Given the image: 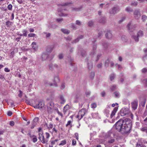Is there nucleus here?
Returning <instances> with one entry per match:
<instances>
[{
	"label": "nucleus",
	"mask_w": 147,
	"mask_h": 147,
	"mask_svg": "<svg viewBox=\"0 0 147 147\" xmlns=\"http://www.w3.org/2000/svg\"><path fill=\"white\" fill-rule=\"evenodd\" d=\"M115 126L116 129L119 131L127 134L131 129V121L128 118L124 120L120 119L116 122Z\"/></svg>",
	"instance_id": "nucleus-1"
},
{
	"label": "nucleus",
	"mask_w": 147,
	"mask_h": 147,
	"mask_svg": "<svg viewBox=\"0 0 147 147\" xmlns=\"http://www.w3.org/2000/svg\"><path fill=\"white\" fill-rule=\"evenodd\" d=\"M96 44H94L93 46L92 50L90 54V55L91 57L92 60L96 61H98L101 56L100 54L96 55Z\"/></svg>",
	"instance_id": "nucleus-2"
},
{
	"label": "nucleus",
	"mask_w": 147,
	"mask_h": 147,
	"mask_svg": "<svg viewBox=\"0 0 147 147\" xmlns=\"http://www.w3.org/2000/svg\"><path fill=\"white\" fill-rule=\"evenodd\" d=\"M120 113L121 115L122 116L128 115H132L129 110L128 109L125 108H123L121 110Z\"/></svg>",
	"instance_id": "nucleus-3"
},
{
	"label": "nucleus",
	"mask_w": 147,
	"mask_h": 147,
	"mask_svg": "<svg viewBox=\"0 0 147 147\" xmlns=\"http://www.w3.org/2000/svg\"><path fill=\"white\" fill-rule=\"evenodd\" d=\"M137 25L132 22L129 23L127 25V27L128 30L130 32L133 31L137 27Z\"/></svg>",
	"instance_id": "nucleus-4"
},
{
	"label": "nucleus",
	"mask_w": 147,
	"mask_h": 147,
	"mask_svg": "<svg viewBox=\"0 0 147 147\" xmlns=\"http://www.w3.org/2000/svg\"><path fill=\"white\" fill-rule=\"evenodd\" d=\"M39 136V138L42 143L43 144H47L48 140L45 138L44 136L43 135L42 133H38Z\"/></svg>",
	"instance_id": "nucleus-5"
},
{
	"label": "nucleus",
	"mask_w": 147,
	"mask_h": 147,
	"mask_svg": "<svg viewBox=\"0 0 147 147\" xmlns=\"http://www.w3.org/2000/svg\"><path fill=\"white\" fill-rule=\"evenodd\" d=\"M86 112V110L84 109H82L79 112L77 115V118L79 119H81Z\"/></svg>",
	"instance_id": "nucleus-6"
},
{
	"label": "nucleus",
	"mask_w": 147,
	"mask_h": 147,
	"mask_svg": "<svg viewBox=\"0 0 147 147\" xmlns=\"http://www.w3.org/2000/svg\"><path fill=\"white\" fill-rule=\"evenodd\" d=\"M115 141V139L112 137H109L107 138V144L108 145L113 144Z\"/></svg>",
	"instance_id": "nucleus-7"
},
{
	"label": "nucleus",
	"mask_w": 147,
	"mask_h": 147,
	"mask_svg": "<svg viewBox=\"0 0 147 147\" xmlns=\"http://www.w3.org/2000/svg\"><path fill=\"white\" fill-rule=\"evenodd\" d=\"M119 7H113L110 11V13L111 14H115L119 11Z\"/></svg>",
	"instance_id": "nucleus-8"
},
{
	"label": "nucleus",
	"mask_w": 147,
	"mask_h": 147,
	"mask_svg": "<svg viewBox=\"0 0 147 147\" xmlns=\"http://www.w3.org/2000/svg\"><path fill=\"white\" fill-rule=\"evenodd\" d=\"M134 16L135 19H138L140 17L141 15L139 10H135L134 13Z\"/></svg>",
	"instance_id": "nucleus-9"
},
{
	"label": "nucleus",
	"mask_w": 147,
	"mask_h": 147,
	"mask_svg": "<svg viewBox=\"0 0 147 147\" xmlns=\"http://www.w3.org/2000/svg\"><path fill=\"white\" fill-rule=\"evenodd\" d=\"M38 117H36L34 119L33 121L31 123L32 126L31 127V129L34 128V127L37 125V122L38 121Z\"/></svg>",
	"instance_id": "nucleus-10"
},
{
	"label": "nucleus",
	"mask_w": 147,
	"mask_h": 147,
	"mask_svg": "<svg viewBox=\"0 0 147 147\" xmlns=\"http://www.w3.org/2000/svg\"><path fill=\"white\" fill-rule=\"evenodd\" d=\"M45 104L43 101L39 102L38 104H36L35 106V107L38 109H41L44 107Z\"/></svg>",
	"instance_id": "nucleus-11"
},
{
	"label": "nucleus",
	"mask_w": 147,
	"mask_h": 147,
	"mask_svg": "<svg viewBox=\"0 0 147 147\" xmlns=\"http://www.w3.org/2000/svg\"><path fill=\"white\" fill-rule=\"evenodd\" d=\"M61 9H59L58 10V15L61 17H67L68 16V14H67L63 13L61 12Z\"/></svg>",
	"instance_id": "nucleus-12"
},
{
	"label": "nucleus",
	"mask_w": 147,
	"mask_h": 147,
	"mask_svg": "<svg viewBox=\"0 0 147 147\" xmlns=\"http://www.w3.org/2000/svg\"><path fill=\"white\" fill-rule=\"evenodd\" d=\"M107 19L106 18L104 17H101L99 19V22L100 23L104 24L106 22Z\"/></svg>",
	"instance_id": "nucleus-13"
},
{
	"label": "nucleus",
	"mask_w": 147,
	"mask_h": 147,
	"mask_svg": "<svg viewBox=\"0 0 147 147\" xmlns=\"http://www.w3.org/2000/svg\"><path fill=\"white\" fill-rule=\"evenodd\" d=\"M105 36L106 38L108 39H111L112 37V35L110 31H108L107 32Z\"/></svg>",
	"instance_id": "nucleus-14"
},
{
	"label": "nucleus",
	"mask_w": 147,
	"mask_h": 147,
	"mask_svg": "<svg viewBox=\"0 0 147 147\" xmlns=\"http://www.w3.org/2000/svg\"><path fill=\"white\" fill-rule=\"evenodd\" d=\"M132 107L133 109L135 110L136 109L138 106V103L136 101H134L131 103Z\"/></svg>",
	"instance_id": "nucleus-15"
},
{
	"label": "nucleus",
	"mask_w": 147,
	"mask_h": 147,
	"mask_svg": "<svg viewBox=\"0 0 147 147\" xmlns=\"http://www.w3.org/2000/svg\"><path fill=\"white\" fill-rule=\"evenodd\" d=\"M5 25L7 27H10L13 24V22L9 21H7L5 22Z\"/></svg>",
	"instance_id": "nucleus-16"
},
{
	"label": "nucleus",
	"mask_w": 147,
	"mask_h": 147,
	"mask_svg": "<svg viewBox=\"0 0 147 147\" xmlns=\"http://www.w3.org/2000/svg\"><path fill=\"white\" fill-rule=\"evenodd\" d=\"M118 108L117 107H115L113 110L112 111V113L111 115V118H112L115 115L116 112L117 111Z\"/></svg>",
	"instance_id": "nucleus-17"
},
{
	"label": "nucleus",
	"mask_w": 147,
	"mask_h": 147,
	"mask_svg": "<svg viewBox=\"0 0 147 147\" xmlns=\"http://www.w3.org/2000/svg\"><path fill=\"white\" fill-rule=\"evenodd\" d=\"M49 67L50 69L52 70L54 68H57L58 67V65L56 64L53 65L52 64H50L49 65Z\"/></svg>",
	"instance_id": "nucleus-18"
},
{
	"label": "nucleus",
	"mask_w": 147,
	"mask_h": 147,
	"mask_svg": "<svg viewBox=\"0 0 147 147\" xmlns=\"http://www.w3.org/2000/svg\"><path fill=\"white\" fill-rule=\"evenodd\" d=\"M83 36L82 35H80L79 36H78L77 38L75 39L74 40H73L72 42V43H76L77 42H78L79 41L80 39H82L83 38Z\"/></svg>",
	"instance_id": "nucleus-19"
},
{
	"label": "nucleus",
	"mask_w": 147,
	"mask_h": 147,
	"mask_svg": "<svg viewBox=\"0 0 147 147\" xmlns=\"http://www.w3.org/2000/svg\"><path fill=\"white\" fill-rule=\"evenodd\" d=\"M59 99L60 103L61 104H63L65 102V100L62 96L61 95L60 96Z\"/></svg>",
	"instance_id": "nucleus-20"
},
{
	"label": "nucleus",
	"mask_w": 147,
	"mask_h": 147,
	"mask_svg": "<svg viewBox=\"0 0 147 147\" xmlns=\"http://www.w3.org/2000/svg\"><path fill=\"white\" fill-rule=\"evenodd\" d=\"M87 24L88 26L92 27L94 25V22L93 20H90L88 21Z\"/></svg>",
	"instance_id": "nucleus-21"
},
{
	"label": "nucleus",
	"mask_w": 147,
	"mask_h": 147,
	"mask_svg": "<svg viewBox=\"0 0 147 147\" xmlns=\"http://www.w3.org/2000/svg\"><path fill=\"white\" fill-rule=\"evenodd\" d=\"M48 57V55L47 54L45 53H43L42 55V59L43 61L47 59Z\"/></svg>",
	"instance_id": "nucleus-22"
},
{
	"label": "nucleus",
	"mask_w": 147,
	"mask_h": 147,
	"mask_svg": "<svg viewBox=\"0 0 147 147\" xmlns=\"http://www.w3.org/2000/svg\"><path fill=\"white\" fill-rule=\"evenodd\" d=\"M88 60V61L87 64L88 65V68L89 69H91L92 67H93L92 63L91 61H89Z\"/></svg>",
	"instance_id": "nucleus-23"
},
{
	"label": "nucleus",
	"mask_w": 147,
	"mask_h": 147,
	"mask_svg": "<svg viewBox=\"0 0 147 147\" xmlns=\"http://www.w3.org/2000/svg\"><path fill=\"white\" fill-rule=\"evenodd\" d=\"M82 8V6H81L80 7L72 8V10L73 11H79L81 10Z\"/></svg>",
	"instance_id": "nucleus-24"
},
{
	"label": "nucleus",
	"mask_w": 147,
	"mask_h": 147,
	"mask_svg": "<svg viewBox=\"0 0 147 147\" xmlns=\"http://www.w3.org/2000/svg\"><path fill=\"white\" fill-rule=\"evenodd\" d=\"M30 137L31 138H33L32 140L33 142L35 143L36 142H37V138L36 136L34 135H33L32 136H30Z\"/></svg>",
	"instance_id": "nucleus-25"
},
{
	"label": "nucleus",
	"mask_w": 147,
	"mask_h": 147,
	"mask_svg": "<svg viewBox=\"0 0 147 147\" xmlns=\"http://www.w3.org/2000/svg\"><path fill=\"white\" fill-rule=\"evenodd\" d=\"M61 31L63 33L67 34H69L70 32V31L69 30H67L65 29H61Z\"/></svg>",
	"instance_id": "nucleus-26"
},
{
	"label": "nucleus",
	"mask_w": 147,
	"mask_h": 147,
	"mask_svg": "<svg viewBox=\"0 0 147 147\" xmlns=\"http://www.w3.org/2000/svg\"><path fill=\"white\" fill-rule=\"evenodd\" d=\"M69 106L68 105H66L63 108V111L65 113L69 108Z\"/></svg>",
	"instance_id": "nucleus-27"
},
{
	"label": "nucleus",
	"mask_w": 147,
	"mask_h": 147,
	"mask_svg": "<svg viewBox=\"0 0 147 147\" xmlns=\"http://www.w3.org/2000/svg\"><path fill=\"white\" fill-rule=\"evenodd\" d=\"M95 76V73L94 72H91L90 73V78L91 80H93L94 77Z\"/></svg>",
	"instance_id": "nucleus-28"
},
{
	"label": "nucleus",
	"mask_w": 147,
	"mask_h": 147,
	"mask_svg": "<svg viewBox=\"0 0 147 147\" xmlns=\"http://www.w3.org/2000/svg\"><path fill=\"white\" fill-rule=\"evenodd\" d=\"M114 94L116 98H119L120 96V93L116 91L114 93Z\"/></svg>",
	"instance_id": "nucleus-29"
},
{
	"label": "nucleus",
	"mask_w": 147,
	"mask_h": 147,
	"mask_svg": "<svg viewBox=\"0 0 147 147\" xmlns=\"http://www.w3.org/2000/svg\"><path fill=\"white\" fill-rule=\"evenodd\" d=\"M31 46L32 47L33 49H37V46L36 42H33L31 45Z\"/></svg>",
	"instance_id": "nucleus-30"
},
{
	"label": "nucleus",
	"mask_w": 147,
	"mask_h": 147,
	"mask_svg": "<svg viewBox=\"0 0 147 147\" xmlns=\"http://www.w3.org/2000/svg\"><path fill=\"white\" fill-rule=\"evenodd\" d=\"M92 117L94 118H97L98 117V113H92Z\"/></svg>",
	"instance_id": "nucleus-31"
},
{
	"label": "nucleus",
	"mask_w": 147,
	"mask_h": 147,
	"mask_svg": "<svg viewBox=\"0 0 147 147\" xmlns=\"http://www.w3.org/2000/svg\"><path fill=\"white\" fill-rule=\"evenodd\" d=\"M70 27L72 29L76 30L77 28V27L76 25L74 23H71L70 25Z\"/></svg>",
	"instance_id": "nucleus-32"
},
{
	"label": "nucleus",
	"mask_w": 147,
	"mask_h": 147,
	"mask_svg": "<svg viewBox=\"0 0 147 147\" xmlns=\"http://www.w3.org/2000/svg\"><path fill=\"white\" fill-rule=\"evenodd\" d=\"M71 4V3H68V2H66L65 3H63L62 4H59V6H66L67 5H69Z\"/></svg>",
	"instance_id": "nucleus-33"
},
{
	"label": "nucleus",
	"mask_w": 147,
	"mask_h": 147,
	"mask_svg": "<svg viewBox=\"0 0 147 147\" xmlns=\"http://www.w3.org/2000/svg\"><path fill=\"white\" fill-rule=\"evenodd\" d=\"M143 32L142 31H139L137 33V36L138 37H140L143 36Z\"/></svg>",
	"instance_id": "nucleus-34"
},
{
	"label": "nucleus",
	"mask_w": 147,
	"mask_h": 147,
	"mask_svg": "<svg viewBox=\"0 0 147 147\" xmlns=\"http://www.w3.org/2000/svg\"><path fill=\"white\" fill-rule=\"evenodd\" d=\"M125 10L127 12H130L133 11V9L129 7H127L125 9Z\"/></svg>",
	"instance_id": "nucleus-35"
},
{
	"label": "nucleus",
	"mask_w": 147,
	"mask_h": 147,
	"mask_svg": "<svg viewBox=\"0 0 147 147\" xmlns=\"http://www.w3.org/2000/svg\"><path fill=\"white\" fill-rule=\"evenodd\" d=\"M115 77V75L114 74H111L110 76V80L111 81L113 80Z\"/></svg>",
	"instance_id": "nucleus-36"
},
{
	"label": "nucleus",
	"mask_w": 147,
	"mask_h": 147,
	"mask_svg": "<svg viewBox=\"0 0 147 147\" xmlns=\"http://www.w3.org/2000/svg\"><path fill=\"white\" fill-rule=\"evenodd\" d=\"M117 86L116 85H113L110 87L111 90L113 91L116 89Z\"/></svg>",
	"instance_id": "nucleus-37"
},
{
	"label": "nucleus",
	"mask_w": 147,
	"mask_h": 147,
	"mask_svg": "<svg viewBox=\"0 0 147 147\" xmlns=\"http://www.w3.org/2000/svg\"><path fill=\"white\" fill-rule=\"evenodd\" d=\"M66 142L65 140L62 141L61 143L59 144V145L63 146L66 144Z\"/></svg>",
	"instance_id": "nucleus-38"
},
{
	"label": "nucleus",
	"mask_w": 147,
	"mask_h": 147,
	"mask_svg": "<svg viewBox=\"0 0 147 147\" xmlns=\"http://www.w3.org/2000/svg\"><path fill=\"white\" fill-rule=\"evenodd\" d=\"M27 31L26 30H24L22 31L23 35H24V36H27Z\"/></svg>",
	"instance_id": "nucleus-39"
},
{
	"label": "nucleus",
	"mask_w": 147,
	"mask_h": 147,
	"mask_svg": "<svg viewBox=\"0 0 147 147\" xmlns=\"http://www.w3.org/2000/svg\"><path fill=\"white\" fill-rule=\"evenodd\" d=\"M133 38L135 40V41L136 42H138L139 41V38H138L139 37H138V36H132Z\"/></svg>",
	"instance_id": "nucleus-40"
},
{
	"label": "nucleus",
	"mask_w": 147,
	"mask_h": 147,
	"mask_svg": "<svg viewBox=\"0 0 147 147\" xmlns=\"http://www.w3.org/2000/svg\"><path fill=\"white\" fill-rule=\"evenodd\" d=\"M141 130L144 132H146L147 133V127H144L141 128Z\"/></svg>",
	"instance_id": "nucleus-41"
},
{
	"label": "nucleus",
	"mask_w": 147,
	"mask_h": 147,
	"mask_svg": "<svg viewBox=\"0 0 147 147\" xmlns=\"http://www.w3.org/2000/svg\"><path fill=\"white\" fill-rule=\"evenodd\" d=\"M91 107L92 108L94 109V108H95L96 107L97 105H96V103H93L91 104Z\"/></svg>",
	"instance_id": "nucleus-42"
},
{
	"label": "nucleus",
	"mask_w": 147,
	"mask_h": 147,
	"mask_svg": "<svg viewBox=\"0 0 147 147\" xmlns=\"http://www.w3.org/2000/svg\"><path fill=\"white\" fill-rule=\"evenodd\" d=\"M76 24L77 25L80 26L82 25L81 22L79 20H77L76 21Z\"/></svg>",
	"instance_id": "nucleus-43"
},
{
	"label": "nucleus",
	"mask_w": 147,
	"mask_h": 147,
	"mask_svg": "<svg viewBox=\"0 0 147 147\" xmlns=\"http://www.w3.org/2000/svg\"><path fill=\"white\" fill-rule=\"evenodd\" d=\"M45 137H46L45 138L46 139H47V140H48V139L50 136V135L48 132H46L45 133Z\"/></svg>",
	"instance_id": "nucleus-44"
},
{
	"label": "nucleus",
	"mask_w": 147,
	"mask_h": 147,
	"mask_svg": "<svg viewBox=\"0 0 147 147\" xmlns=\"http://www.w3.org/2000/svg\"><path fill=\"white\" fill-rule=\"evenodd\" d=\"M81 55L83 57H84L86 55V51L84 50H82L81 52Z\"/></svg>",
	"instance_id": "nucleus-45"
},
{
	"label": "nucleus",
	"mask_w": 147,
	"mask_h": 147,
	"mask_svg": "<svg viewBox=\"0 0 147 147\" xmlns=\"http://www.w3.org/2000/svg\"><path fill=\"white\" fill-rule=\"evenodd\" d=\"M36 36V34L34 33H30L28 34V36L29 37H34Z\"/></svg>",
	"instance_id": "nucleus-46"
},
{
	"label": "nucleus",
	"mask_w": 147,
	"mask_h": 147,
	"mask_svg": "<svg viewBox=\"0 0 147 147\" xmlns=\"http://www.w3.org/2000/svg\"><path fill=\"white\" fill-rule=\"evenodd\" d=\"M12 5L11 4H9L7 6L8 9L10 10H11L12 9Z\"/></svg>",
	"instance_id": "nucleus-47"
},
{
	"label": "nucleus",
	"mask_w": 147,
	"mask_h": 147,
	"mask_svg": "<svg viewBox=\"0 0 147 147\" xmlns=\"http://www.w3.org/2000/svg\"><path fill=\"white\" fill-rule=\"evenodd\" d=\"M138 4V3L137 2H132L131 3V5L133 6H136Z\"/></svg>",
	"instance_id": "nucleus-48"
},
{
	"label": "nucleus",
	"mask_w": 147,
	"mask_h": 147,
	"mask_svg": "<svg viewBox=\"0 0 147 147\" xmlns=\"http://www.w3.org/2000/svg\"><path fill=\"white\" fill-rule=\"evenodd\" d=\"M136 147H145L144 145L142 144H137L136 146Z\"/></svg>",
	"instance_id": "nucleus-49"
},
{
	"label": "nucleus",
	"mask_w": 147,
	"mask_h": 147,
	"mask_svg": "<svg viewBox=\"0 0 147 147\" xmlns=\"http://www.w3.org/2000/svg\"><path fill=\"white\" fill-rule=\"evenodd\" d=\"M109 60H107L105 62V66L106 67H107L109 63Z\"/></svg>",
	"instance_id": "nucleus-50"
},
{
	"label": "nucleus",
	"mask_w": 147,
	"mask_h": 147,
	"mask_svg": "<svg viewBox=\"0 0 147 147\" xmlns=\"http://www.w3.org/2000/svg\"><path fill=\"white\" fill-rule=\"evenodd\" d=\"M115 66L118 67V69L119 70H121L122 68V67L121 65H118L117 64H116L115 65Z\"/></svg>",
	"instance_id": "nucleus-51"
},
{
	"label": "nucleus",
	"mask_w": 147,
	"mask_h": 147,
	"mask_svg": "<svg viewBox=\"0 0 147 147\" xmlns=\"http://www.w3.org/2000/svg\"><path fill=\"white\" fill-rule=\"evenodd\" d=\"M102 63H100L99 64H98L97 65V67L98 68H101L102 67Z\"/></svg>",
	"instance_id": "nucleus-52"
},
{
	"label": "nucleus",
	"mask_w": 147,
	"mask_h": 147,
	"mask_svg": "<svg viewBox=\"0 0 147 147\" xmlns=\"http://www.w3.org/2000/svg\"><path fill=\"white\" fill-rule=\"evenodd\" d=\"M147 17L145 15H143L142 17V19L143 21H145L147 19Z\"/></svg>",
	"instance_id": "nucleus-53"
},
{
	"label": "nucleus",
	"mask_w": 147,
	"mask_h": 147,
	"mask_svg": "<svg viewBox=\"0 0 147 147\" xmlns=\"http://www.w3.org/2000/svg\"><path fill=\"white\" fill-rule=\"evenodd\" d=\"M45 34H46V37L47 38L49 37L51 35V34L49 32H45Z\"/></svg>",
	"instance_id": "nucleus-54"
},
{
	"label": "nucleus",
	"mask_w": 147,
	"mask_h": 147,
	"mask_svg": "<svg viewBox=\"0 0 147 147\" xmlns=\"http://www.w3.org/2000/svg\"><path fill=\"white\" fill-rule=\"evenodd\" d=\"M53 124L52 123H50L49 125V126L48 127V128L50 129H52L53 127Z\"/></svg>",
	"instance_id": "nucleus-55"
},
{
	"label": "nucleus",
	"mask_w": 147,
	"mask_h": 147,
	"mask_svg": "<svg viewBox=\"0 0 147 147\" xmlns=\"http://www.w3.org/2000/svg\"><path fill=\"white\" fill-rule=\"evenodd\" d=\"M63 55L61 53L59 55V59H61L63 58Z\"/></svg>",
	"instance_id": "nucleus-56"
},
{
	"label": "nucleus",
	"mask_w": 147,
	"mask_h": 147,
	"mask_svg": "<svg viewBox=\"0 0 147 147\" xmlns=\"http://www.w3.org/2000/svg\"><path fill=\"white\" fill-rule=\"evenodd\" d=\"M63 20L62 18H58L57 19L56 21L58 22H62Z\"/></svg>",
	"instance_id": "nucleus-57"
},
{
	"label": "nucleus",
	"mask_w": 147,
	"mask_h": 147,
	"mask_svg": "<svg viewBox=\"0 0 147 147\" xmlns=\"http://www.w3.org/2000/svg\"><path fill=\"white\" fill-rule=\"evenodd\" d=\"M55 81L56 82H59V79L58 77H56L55 78Z\"/></svg>",
	"instance_id": "nucleus-58"
},
{
	"label": "nucleus",
	"mask_w": 147,
	"mask_h": 147,
	"mask_svg": "<svg viewBox=\"0 0 147 147\" xmlns=\"http://www.w3.org/2000/svg\"><path fill=\"white\" fill-rule=\"evenodd\" d=\"M76 141L75 140H73L72 141V144L73 145H75L76 144Z\"/></svg>",
	"instance_id": "nucleus-59"
},
{
	"label": "nucleus",
	"mask_w": 147,
	"mask_h": 147,
	"mask_svg": "<svg viewBox=\"0 0 147 147\" xmlns=\"http://www.w3.org/2000/svg\"><path fill=\"white\" fill-rule=\"evenodd\" d=\"M142 72L144 73L146 72H147V69L146 68H144L142 69Z\"/></svg>",
	"instance_id": "nucleus-60"
},
{
	"label": "nucleus",
	"mask_w": 147,
	"mask_h": 147,
	"mask_svg": "<svg viewBox=\"0 0 147 147\" xmlns=\"http://www.w3.org/2000/svg\"><path fill=\"white\" fill-rule=\"evenodd\" d=\"M10 125L11 126H13L14 125V122L12 121H11L10 122Z\"/></svg>",
	"instance_id": "nucleus-61"
},
{
	"label": "nucleus",
	"mask_w": 147,
	"mask_h": 147,
	"mask_svg": "<svg viewBox=\"0 0 147 147\" xmlns=\"http://www.w3.org/2000/svg\"><path fill=\"white\" fill-rule=\"evenodd\" d=\"M4 71L6 72H9L10 71V70L7 67L5 68Z\"/></svg>",
	"instance_id": "nucleus-62"
},
{
	"label": "nucleus",
	"mask_w": 147,
	"mask_h": 147,
	"mask_svg": "<svg viewBox=\"0 0 147 147\" xmlns=\"http://www.w3.org/2000/svg\"><path fill=\"white\" fill-rule=\"evenodd\" d=\"M20 94H18V96L20 97H21L22 96V92L20 90L19 91Z\"/></svg>",
	"instance_id": "nucleus-63"
},
{
	"label": "nucleus",
	"mask_w": 147,
	"mask_h": 147,
	"mask_svg": "<svg viewBox=\"0 0 147 147\" xmlns=\"http://www.w3.org/2000/svg\"><path fill=\"white\" fill-rule=\"evenodd\" d=\"M143 59L144 61L147 60V54H146L145 56L143 57Z\"/></svg>",
	"instance_id": "nucleus-64"
}]
</instances>
